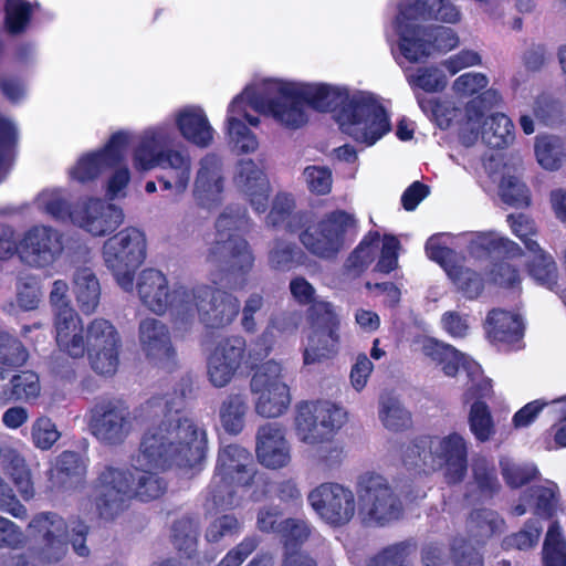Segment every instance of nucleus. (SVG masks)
<instances>
[{"label": "nucleus", "instance_id": "1", "mask_svg": "<svg viewBox=\"0 0 566 566\" xmlns=\"http://www.w3.org/2000/svg\"><path fill=\"white\" fill-rule=\"evenodd\" d=\"M184 396L156 399L150 402L155 412H164L165 420L147 430L133 459L135 474L123 469L106 468L94 489V504L98 515L112 520L122 513L128 501L159 497L166 490L159 471L176 465L181 469L198 465L205 455V433L192 419L181 415Z\"/></svg>", "mask_w": 566, "mask_h": 566}, {"label": "nucleus", "instance_id": "2", "mask_svg": "<svg viewBox=\"0 0 566 566\" xmlns=\"http://www.w3.org/2000/svg\"><path fill=\"white\" fill-rule=\"evenodd\" d=\"M272 97L256 95L250 86V107L290 130L308 122L306 106L319 113L337 112L340 130L355 142L373 146L391 129L386 108L373 96H353L327 84L274 80Z\"/></svg>", "mask_w": 566, "mask_h": 566}, {"label": "nucleus", "instance_id": "3", "mask_svg": "<svg viewBox=\"0 0 566 566\" xmlns=\"http://www.w3.org/2000/svg\"><path fill=\"white\" fill-rule=\"evenodd\" d=\"M291 193L279 192L266 216V223L286 233L298 235L305 250L322 260H334L346 244L349 230L356 229L354 214L343 209L325 213L317 222L310 210H295Z\"/></svg>", "mask_w": 566, "mask_h": 566}, {"label": "nucleus", "instance_id": "4", "mask_svg": "<svg viewBox=\"0 0 566 566\" xmlns=\"http://www.w3.org/2000/svg\"><path fill=\"white\" fill-rule=\"evenodd\" d=\"M176 135L169 124L147 127L138 136L133 150V165L136 170L161 169L158 177L165 190L182 195L188 188L191 176V158L181 147H171Z\"/></svg>", "mask_w": 566, "mask_h": 566}, {"label": "nucleus", "instance_id": "5", "mask_svg": "<svg viewBox=\"0 0 566 566\" xmlns=\"http://www.w3.org/2000/svg\"><path fill=\"white\" fill-rule=\"evenodd\" d=\"M401 460L406 468L426 474L443 469L446 482L455 485L468 473V441L458 432L444 437L419 436L402 446Z\"/></svg>", "mask_w": 566, "mask_h": 566}, {"label": "nucleus", "instance_id": "6", "mask_svg": "<svg viewBox=\"0 0 566 566\" xmlns=\"http://www.w3.org/2000/svg\"><path fill=\"white\" fill-rule=\"evenodd\" d=\"M28 530L31 535L41 538L38 556L41 563L61 562L66 556L70 544L80 557H87L91 554L86 544L88 526L81 521L69 524L55 513L42 512L31 518Z\"/></svg>", "mask_w": 566, "mask_h": 566}, {"label": "nucleus", "instance_id": "7", "mask_svg": "<svg viewBox=\"0 0 566 566\" xmlns=\"http://www.w3.org/2000/svg\"><path fill=\"white\" fill-rule=\"evenodd\" d=\"M136 289L142 304L156 315L170 313L172 325L180 331L182 322L190 316L186 310L191 286L176 283L169 285L167 276L155 269L143 270Z\"/></svg>", "mask_w": 566, "mask_h": 566}, {"label": "nucleus", "instance_id": "8", "mask_svg": "<svg viewBox=\"0 0 566 566\" xmlns=\"http://www.w3.org/2000/svg\"><path fill=\"white\" fill-rule=\"evenodd\" d=\"M146 245L145 233L134 227L120 230L103 245L105 265L125 291L133 290L135 271L146 258Z\"/></svg>", "mask_w": 566, "mask_h": 566}, {"label": "nucleus", "instance_id": "9", "mask_svg": "<svg viewBox=\"0 0 566 566\" xmlns=\"http://www.w3.org/2000/svg\"><path fill=\"white\" fill-rule=\"evenodd\" d=\"M217 240L209 249L208 259L224 263V279L233 287H243L247 282V241L244 227L237 220L222 216L217 222Z\"/></svg>", "mask_w": 566, "mask_h": 566}, {"label": "nucleus", "instance_id": "10", "mask_svg": "<svg viewBox=\"0 0 566 566\" xmlns=\"http://www.w3.org/2000/svg\"><path fill=\"white\" fill-rule=\"evenodd\" d=\"M399 50L410 63L429 57L433 52H448L459 44L457 33L449 27H423L415 21H397Z\"/></svg>", "mask_w": 566, "mask_h": 566}, {"label": "nucleus", "instance_id": "11", "mask_svg": "<svg viewBox=\"0 0 566 566\" xmlns=\"http://www.w3.org/2000/svg\"><path fill=\"white\" fill-rule=\"evenodd\" d=\"M186 310L190 316L182 322L180 331L189 329L197 319L207 327H222L239 314L238 300L207 284L191 286Z\"/></svg>", "mask_w": 566, "mask_h": 566}, {"label": "nucleus", "instance_id": "12", "mask_svg": "<svg viewBox=\"0 0 566 566\" xmlns=\"http://www.w3.org/2000/svg\"><path fill=\"white\" fill-rule=\"evenodd\" d=\"M306 321L312 328L308 344L304 349L305 365L333 358L339 344V316L333 303L318 300L306 310Z\"/></svg>", "mask_w": 566, "mask_h": 566}, {"label": "nucleus", "instance_id": "13", "mask_svg": "<svg viewBox=\"0 0 566 566\" xmlns=\"http://www.w3.org/2000/svg\"><path fill=\"white\" fill-rule=\"evenodd\" d=\"M253 375L250 389L259 394L255 411L264 418H276L283 415L291 402L290 388L282 381V367L274 360L259 366L250 365Z\"/></svg>", "mask_w": 566, "mask_h": 566}, {"label": "nucleus", "instance_id": "14", "mask_svg": "<svg viewBox=\"0 0 566 566\" xmlns=\"http://www.w3.org/2000/svg\"><path fill=\"white\" fill-rule=\"evenodd\" d=\"M345 419L346 412L331 401H302L297 405L295 427L302 441L316 444L332 440Z\"/></svg>", "mask_w": 566, "mask_h": 566}, {"label": "nucleus", "instance_id": "15", "mask_svg": "<svg viewBox=\"0 0 566 566\" xmlns=\"http://www.w3.org/2000/svg\"><path fill=\"white\" fill-rule=\"evenodd\" d=\"M358 494L368 520L376 525L398 520L402 513L401 501L387 480L377 473L367 472L359 476Z\"/></svg>", "mask_w": 566, "mask_h": 566}, {"label": "nucleus", "instance_id": "16", "mask_svg": "<svg viewBox=\"0 0 566 566\" xmlns=\"http://www.w3.org/2000/svg\"><path fill=\"white\" fill-rule=\"evenodd\" d=\"M307 501L315 513L334 527L348 524L355 515V495L339 483H321L308 493Z\"/></svg>", "mask_w": 566, "mask_h": 566}, {"label": "nucleus", "instance_id": "17", "mask_svg": "<svg viewBox=\"0 0 566 566\" xmlns=\"http://www.w3.org/2000/svg\"><path fill=\"white\" fill-rule=\"evenodd\" d=\"M64 251L62 233L45 224L28 228L20 235V260L34 269H45L53 265Z\"/></svg>", "mask_w": 566, "mask_h": 566}, {"label": "nucleus", "instance_id": "18", "mask_svg": "<svg viewBox=\"0 0 566 566\" xmlns=\"http://www.w3.org/2000/svg\"><path fill=\"white\" fill-rule=\"evenodd\" d=\"M71 221L95 237L115 231L124 222V213L118 206L101 198L87 197L72 208Z\"/></svg>", "mask_w": 566, "mask_h": 566}, {"label": "nucleus", "instance_id": "19", "mask_svg": "<svg viewBox=\"0 0 566 566\" xmlns=\"http://www.w3.org/2000/svg\"><path fill=\"white\" fill-rule=\"evenodd\" d=\"M138 343L148 361L170 368L176 364L177 352L168 325L154 317H146L138 325Z\"/></svg>", "mask_w": 566, "mask_h": 566}, {"label": "nucleus", "instance_id": "20", "mask_svg": "<svg viewBox=\"0 0 566 566\" xmlns=\"http://www.w3.org/2000/svg\"><path fill=\"white\" fill-rule=\"evenodd\" d=\"M90 428L99 441L118 444L132 431L129 411L118 402L96 405L90 412Z\"/></svg>", "mask_w": 566, "mask_h": 566}, {"label": "nucleus", "instance_id": "21", "mask_svg": "<svg viewBox=\"0 0 566 566\" xmlns=\"http://www.w3.org/2000/svg\"><path fill=\"white\" fill-rule=\"evenodd\" d=\"M245 450L238 446H228L219 453V472L213 479L211 490V499L214 505L220 507H231L237 505L234 490L228 482V479L233 480L234 474H237L240 475L237 479L238 483L243 481V476L241 474L245 468Z\"/></svg>", "mask_w": 566, "mask_h": 566}, {"label": "nucleus", "instance_id": "22", "mask_svg": "<svg viewBox=\"0 0 566 566\" xmlns=\"http://www.w3.org/2000/svg\"><path fill=\"white\" fill-rule=\"evenodd\" d=\"M255 453L265 468L281 469L291 460L290 444L284 429L277 423H265L256 432Z\"/></svg>", "mask_w": 566, "mask_h": 566}, {"label": "nucleus", "instance_id": "23", "mask_svg": "<svg viewBox=\"0 0 566 566\" xmlns=\"http://www.w3.org/2000/svg\"><path fill=\"white\" fill-rule=\"evenodd\" d=\"M81 317L74 308H66L54 315L55 342L61 353L72 359L84 357L86 338Z\"/></svg>", "mask_w": 566, "mask_h": 566}, {"label": "nucleus", "instance_id": "24", "mask_svg": "<svg viewBox=\"0 0 566 566\" xmlns=\"http://www.w3.org/2000/svg\"><path fill=\"white\" fill-rule=\"evenodd\" d=\"M311 530L303 520L287 517L281 521L279 536L286 551L283 566H317L316 562L298 548L310 537Z\"/></svg>", "mask_w": 566, "mask_h": 566}, {"label": "nucleus", "instance_id": "25", "mask_svg": "<svg viewBox=\"0 0 566 566\" xmlns=\"http://www.w3.org/2000/svg\"><path fill=\"white\" fill-rule=\"evenodd\" d=\"M174 117L180 135L189 143L198 147H208L212 143L214 129L201 107L185 106Z\"/></svg>", "mask_w": 566, "mask_h": 566}, {"label": "nucleus", "instance_id": "26", "mask_svg": "<svg viewBox=\"0 0 566 566\" xmlns=\"http://www.w3.org/2000/svg\"><path fill=\"white\" fill-rule=\"evenodd\" d=\"M484 329L488 339L494 344H514L524 334L520 315L502 308H493L488 313Z\"/></svg>", "mask_w": 566, "mask_h": 566}, {"label": "nucleus", "instance_id": "27", "mask_svg": "<svg viewBox=\"0 0 566 566\" xmlns=\"http://www.w3.org/2000/svg\"><path fill=\"white\" fill-rule=\"evenodd\" d=\"M72 290L78 308L85 315L93 314L99 304L101 284L92 268L78 265L72 274Z\"/></svg>", "mask_w": 566, "mask_h": 566}, {"label": "nucleus", "instance_id": "28", "mask_svg": "<svg viewBox=\"0 0 566 566\" xmlns=\"http://www.w3.org/2000/svg\"><path fill=\"white\" fill-rule=\"evenodd\" d=\"M501 99L495 90H485L465 105L467 126L461 129L460 137L464 145H472L479 138V125L485 113L492 109Z\"/></svg>", "mask_w": 566, "mask_h": 566}, {"label": "nucleus", "instance_id": "29", "mask_svg": "<svg viewBox=\"0 0 566 566\" xmlns=\"http://www.w3.org/2000/svg\"><path fill=\"white\" fill-rule=\"evenodd\" d=\"M400 20H437L455 23L460 20V12L447 0H415L408 6Z\"/></svg>", "mask_w": 566, "mask_h": 566}, {"label": "nucleus", "instance_id": "30", "mask_svg": "<svg viewBox=\"0 0 566 566\" xmlns=\"http://www.w3.org/2000/svg\"><path fill=\"white\" fill-rule=\"evenodd\" d=\"M221 191L222 180L218 160L213 156H206L196 177L193 196L200 205L206 206L214 201Z\"/></svg>", "mask_w": 566, "mask_h": 566}, {"label": "nucleus", "instance_id": "31", "mask_svg": "<svg viewBox=\"0 0 566 566\" xmlns=\"http://www.w3.org/2000/svg\"><path fill=\"white\" fill-rule=\"evenodd\" d=\"M472 484L474 488L464 494L470 503H484L493 500L501 491L497 471L494 465L479 462L472 470Z\"/></svg>", "mask_w": 566, "mask_h": 566}, {"label": "nucleus", "instance_id": "32", "mask_svg": "<svg viewBox=\"0 0 566 566\" xmlns=\"http://www.w3.org/2000/svg\"><path fill=\"white\" fill-rule=\"evenodd\" d=\"M480 134L489 148L503 149L515 138L514 124L503 113L492 114L483 120Z\"/></svg>", "mask_w": 566, "mask_h": 566}, {"label": "nucleus", "instance_id": "33", "mask_svg": "<svg viewBox=\"0 0 566 566\" xmlns=\"http://www.w3.org/2000/svg\"><path fill=\"white\" fill-rule=\"evenodd\" d=\"M422 354L441 366L446 376L454 377L460 366L464 363V354L449 344L439 342L436 338H427L421 346Z\"/></svg>", "mask_w": 566, "mask_h": 566}, {"label": "nucleus", "instance_id": "34", "mask_svg": "<svg viewBox=\"0 0 566 566\" xmlns=\"http://www.w3.org/2000/svg\"><path fill=\"white\" fill-rule=\"evenodd\" d=\"M245 90L231 102L228 109V134L232 147L245 153L248 148V135L245 120L248 119V97Z\"/></svg>", "mask_w": 566, "mask_h": 566}, {"label": "nucleus", "instance_id": "35", "mask_svg": "<svg viewBox=\"0 0 566 566\" xmlns=\"http://www.w3.org/2000/svg\"><path fill=\"white\" fill-rule=\"evenodd\" d=\"M380 241L378 231H369L347 256L344 269L347 274L359 276L375 260Z\"/></svg>", "mask_w": 566, "mask_h": 566}, {"label": "nucleus", "instance_id": "36", "mask_svg": "<svg viewBox=\"0 0 566 566\" xmlns=\"http://www.w3.org/2000/svg\"><path fill=\"white\" fill-rule=\"evenodd\" d=\"M306 253L294 242L276 240L269 252V264L279 271H290L306 261Z\"/></svg>", "mask_w": 566, "mask_h": 566}, {"label": "nucleus", "instance_id": "37", "mask_svg": "<svg viewBox=\"0 0 566 566\" xmlns=\"http://www.w3.org/2000/svg\"><path fill=\"white\" fill-rule=\"evenodd\" d=\"M444 269L449 279L467 298H476L483 292L484 281L476 271L457 263Z\"/></svg>", "mask_w": 566, "mask_h": 566}, {"label": "nucleus", "instance_id": "38", "mask_svg": "<svg viewBox=\"0 0 566 566\" xmlns=\"http://www.w3.org/2000/svg\"><path fill=\"white\" fill-rule=\"evenodd\" d=\"M468 423L476 441L484 443L495 434V424L489 405L483 400H475L469 411Z\"/></svg>", "mask_w": 566, "mask_h": 566}, {"label": "nucleus", "instance_id": "39", "mask_svg": "<svg viewBox=\"0 0 566 566\" xmlns=\"http://www.w3.org/2000/svg\"><path fill=\"white\" fill-rule=\"evenodd\" d=\"M86 467L80 455L75 452H63L53 470V478L61 486L67 489L80 483L85 475Z\"/></svg>", "mask_w": 566, "mask_h": 566}, {"label": "nucleus", "instance_id": "40", "mask_svg": "<svg viewBox=\"0 0 566 566\" xmlns=\"http://www.w3.org/2000/svg\"><path fill=\"white\" fill-rule=\"evenodd\" d=\"M503 525L504 520L499 513L485 507L473 509L467 518V528L475 537H491Z\"/></svg>", "mask_w": 566, "mask_h": 566}, {"label": "nucleus", "instance_id": "41", "mask_svg": "<svg viewBox=\"0 0 566 566\" xmlns=\"http://www.w3.org/2000/svg\"><path fill=\"white\" fill-rule=\"evenodd\" d=\"M112 167L98 150L82 155L69 169L72 180L85 184L96 179L103 171Z\"/></svg>", "mask_w": 566, "mask_h": 566}, {"label": "nucleus", "instance_id": "42", "mask_svg": "<svg viewBox=\"0 0 566 566\" xmlns=\"http://www.w3.org/2000/svg\"><path fill=\"white\" fill-rule=\"evenodd\" d=\"M36 208L56 220H71L72 209L66 192L60 188L42 190L35 198Z\"/></svg>", "mask_w": 566, "mask_h": 566}, {"label": "nucleus", "instance_id": "43", "mask_svg": "<svg viewBox=\"0 0 566 566\" xmlns=\"http://www.w3.org/2000/svg\"><path fill=\"white\" fill-rule=\"evenodd\" d=\"M120 336L107 319L95 318L86 328V352L120 344Z\"/></svg>", "mask_w": 566, "mask_h": 566}, {"label": "nucleus", "instance_id": "44", "mask_svg": "<svg viewBox=\"0 0 566 566\" xmlns=\"http://www.w3.org/2000/svg\"><path fill=\"white\" fill-rule=\"evenodd\" d=\"M270 182L263 170L250 159V206L255 212H265L270 200Z\"/></svg>", "mask_w": 566, "mask_h": 566}, {"label": "nucleus", "instance_id": "45", "mask_svg": "<svg viewBox=\"0 0 566 566\" xmlns=\"http://www.w3.org/2000/svg\"><path fill=\"white\" fill-rule=\"evenodd\" d=\"M416 548L413 539H405L384 547L370 558L368 566H407V558Z\"/></svg>", "mask_w": 566, "mask_h": 566}, {"label": "nucleus", "instance_id": "46", "mask_svg": "<svg viewBox=\"0 0 566 566\" xmlns=\"http://www.w3.org/2000/svg\"><path fill=\"white\" fill-rule=\"evenodd\" d=\"M530 252L533 253V258L527 264L530 275L543 285H555L557 283V266L554 258L541 247L539 251Z\"/></svg>", "mask_w": 566, "mask_h": 566}, {"label": "nucleus", "instance_id": "47", "mask_svg": "<svg viewBox=\"0 0 566 566\" xmlns=\"http://www.w3.org/2000/svg\"><path fill=\"white\" fill-rule=\"evenodd\" d=\"M545 566H566V542L556 522L552 523L543 545Z\"/></svg>", "mask_w": 566, "mask_h": 566}, {"label": "nucleus", "instance_id": "48", "mask_svg": "<svg viewBox=\"0 0 566 566\" xmlns=\"http://www.w3.org/2000/svg\"><path fill=\"white\" fill-rule=\"evenodd\" d=\"M7 472L11 476L14 485L18 489L20 496L24 501L33 499L35 491L31 476V472L25 463L24 458L19 454L12 453L7 465Z\"/></svg>", "mask_w": 566, "mask_h": 566}, {"label": "nucleus", "instance_id": "49", "mask_svg": "<svg viewBox=\"0 0 566 566\" xmlns=\"http://www.w3.org/2000/svg\"><path fill=\"white\" fill-rule=\"evenodd\" d=\"M223 428L233 434L239 433L245 424V399L242 395L230 396L221 408Z\"/></svg>", "mask_w": 566, "mask_h": 566}, {"label": "nucleus", "instance_id": "50", "mask_svg": "<svg viewBox=\"0 0 566 566\" xmlns=\"http://www.w3.org/2000/svg\"><path fill=\"white\" fill-rule=\"evenodd\" d=\"M535 155L538 164L547 170H557L562 166L563 153L558 140L553 136L536 138Z\"/></svg>", "mask_w": 566, "mask_h": 566}, {"label": "nucleus", "instance_id": "51", "mask_svg": "<svg viewBox=\"0 0 566 566\" xmlns=\"http://www.w3.org/2000/svg\"><path fill=\"white\" fill-rule=\"evenodd\" d=\"M10 391L12 400H30L40 395L41 386L39 377L33 371H22L21 374H10Z\"/></svg>", "mask_w": 566, "mask_h": 566}, {"label": "nucleus", "instance_id": "52", "mask_svg": "<svg viewBox=\"0 0 566 566\" xmlns=\"http://www.w3.org/2000/svg\"><path fill=\"white\" fill-rule=\"evenodd\" d=\"M500 196L503 202L514 208H525L531 203V195L527 186L514 176L502 179Z\"/></svg>", "mask_w": 566, "mask_h": 566}, {"label": "nucleus", "instance_id": "53", "mask_svg": "<svg viewBox=\"0 0 566 566\" xmlns=\"http://www.w3.org/2000/svg\"><path fill=\"white\" fill-rule=\"evenodd\" d=\"M61 438L56 424L49 417L36 418L31 426V440L35 448L49 450Z\"/></svg>", "mask_w": 566, "mask_h": 566}, {"label": "nucleus", "instance_id": "54", "mask_svg": "<svg viewBox=\"0 0 566 566\" xmlns=\"http://www.w3.org/2000/svg\"><path fill=\"white\" fill-rule=\"evenodd\" d=\"M410 86L418 87L427 93L441 92L447 86L444 74L436 66H423L408 77Z\"/></svg>", "mask_w": 566, "mask_h": 566}, {"label": "nucleus", "instance_id": "55", "mask_svg": "<svg viewBox=\"0 0 566 566\" xmlns=\"http://www.w3.org/2000/svg\"><path fill=\"white\" fill-rule=\"evenodd\" d=\"M120 346L122 343L115 344L114 346L88 350L92 368L101 375H114L119 365Z\"/></svg>", "mask_w": 566, "mask_h": 566}, {"label": "nucleus", "instance_id": "56", "mask_svg": "<svg viewBox=\"0 0 566 566\" xmlns=\"http://www.w3.org/2000/svg\"><path fill=\"white\" fill-rule=\"evenodd\" d=\"M502 476L511 489L522 488L532 481L536 480L539 475L537 468L534 464H517V463H501Z\"/></svg>", "mask_w": 566, "mask_h": 566}, {"label": "nucleus", "instance_id": "57", "mask_svg": "<svg viewBox=\"0 0 566 566\" xmlns=\"http://www.w3.org/2000/svg\"><path fill=\"white\" fill-rule=\"evenodd\" d=\"M28 359L22 343L9 333H0V363L10 367H20Z\"/></svg>", "mask_w": 566, "mask_h": 566}, {"label": "nucleus", "instance_id": "58", "mask_svg": "<svg viewBox=\"0 0 566 566\" xmlns=\"http://www.w3.org/2000/svg\"><path fill=\"white\" fill-rule=\"evenodd\" d=\"M32 6L24 0H7L6 3V24L10 33H20L25 30Z\"/></svg>", "mask_w": 566, "mask_h": 566}, {"label": "nucleus", "instance_id": "59", "mask_svg": "<svg viewBox=\"0 0 566 566\" xmlns=\"http://www.w3.org/2000/svg\"><path fill=\"white\" fill-rule=\"evenodd\" d=\"M507 222L512 232L524 243L528 251H539V244L533 239L537 234L535 222L524 213L509 214Z\"/></svg>", "mask_w": 566, "mask_h": 566}, {"label": "nucleus", "instance_id": "60", "mask_svg": "<svg viewBox=\"0 0 566 566\" xmlns=\"http://www.w3.org/2000/svg\"><path fill=\"white\" fill-rule=\"evenodd\" d=\"M245 349L244 337L230 336L221 339L211 354L240 368L245 358Z\"/></svg>", "mask_w": 566, "mask_h": 566}, {"label": "nucleus", "instance_id": "61", "mask_svg": "<svg viewBox=\"0 0 566 566\" xmlns=\"http://www.w3.org/2000/svg\"><path fill=\"white\" fill-rule=\"evenodd\" d=\"M111 172L106 179L105 193L109 200L126 197L130 181V170L124 163L108 167Z\"/></svg>", "mask_w": 566, "mask_h": 566}, {"label": "nucleus", "instance_id": "62", "mask_svg": "<svg viewBox=\"0 0 566 566\" xmlns=\"http://www.w3.org/2000/svg\"><path fill=\"white\" fill-rule=\"evenodd\" d=\"M541 533L542 527L538 525V522L528 520L521 531L506 536L503 541V545L505 548L526 551L534 547L538 543Z\"/></svg>", "mask_w": 566, "mask_h": 566}, {"label": "nucleus", "instance_id": "63", "mask_svg": "<svg viewBox=\"0 0 566 566\" xmlns=\"http://www.w3.org/2000/svg\"><path fill=\"white\" fill-rule=\"evenodd\" d=\"M379 418L384 426L391 431H402L412 423L410 412L395 401L382 405Z\"/></svg>", "mask_w": 566, "mask_h": 566}, {"label": "nucleus", "instance_id": "64", "mask_svg": "<svg viewBox=\"0 0 566 566\" xmlns=\"http://www.w3.org/2000/svg\"><path fill=\"white\" fill-rule=\"evenodd\" d=\"M451 557L455 566H483V556L464 537L453 538Z\"/></svg>", "mask_w": 566, "mask_h": 566}]
</instances>
